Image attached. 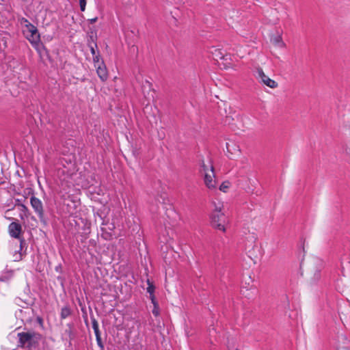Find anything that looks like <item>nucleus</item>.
I'll return each mask as SVG.
<instances>
[{"mask_svg": "<svg viewBox=\"0 0 350 350\" xmlns=\"http://www.w3.org/2000/svg\"><path fill=\"white\" fill-rule=\"evenodd\" d=\"M17 336L18 338V346L26 347L28 350L36 349L42 338L40 334L33 331L18 333Z\"/></svg>", "mask_w": 350, "mask_h": 350, "instance_id": "obj_1", "label": "nucleus"}, {"mask_svg": "<svg viewBox=\"0 0 350 350\" xmlns=\"http://www.w3.org/2000/svg\"><path fill=\"white\" fill-rule=\"evenodd\" d=\"M8 232L11 237L17 239L20 241V250L14 254V261H20L23 258V254L20 252L23 245L25 244V240L21 237L23 232L22 226L20 223L13 221L8 226Z\"/></svg>", "mask_w": 350, "mask_h": 350, "instance_id": "obj_2", "label": "nucleus"}, {"mask_svg": "<svg viewBox=\"0 0 350 350\" xmlns=\"http://www.w3.org/2000/svg\"><path fill=\"white\" fill-rule=\"evenodd\" d=\"M30 204L34 212L38 215L40 222L44 226H46L48 224V219L44 214L42 202L39 198L33 195L30 198Z\"/></svg>", "mask_w": 350, "mask_h": 350, "instance_id": "obj_3", "label": "nucleus"}, {"mask_svg": "<svg viewBox=\"0 0 350 350\" xmlns=\"http://www.w3.org/2000/svg\"><path fill=\"white\" fill-rule=\"evenodd\" d=\"M23 33L25 35L26 38L33 45H37L40 41V36L38 31V29L33 24L27 25V29L23 30Z\"/></svg>", "mask_w": 350, "mask_h": 350, "instance_id": "obj_4", "label": "nucleus"}, {"mask_svg": "<svg viewBox=\"0 0 350 350\" xmlns=\"http://www.w3.org/2000/svg\"><path fill=\"white\" fill-rule=\"evenodd\" d=\"M212 226L220 230L224 231L225 215L218 210L217 208L213 212L211 215Z\"/></svg>", "mask_w": 350, "mask_h": 350, "instance_id": "obj_5", "label": "nucleus"}, {"mask_svg": "<svg viewBox=\"0 0 350 350\" xmlns=\"http://www.w3.org/2000/svg\"><path fill=\"white\" fill-rule=\"evenodd\" d=\"M256 72V77L259 79L260 82L271 88H275L278 87V83L267 77L261 68H257Z\"/></svg>", "mask_w": 350, "mask_h": 350, "instance_id": "obj_6", "label": "nucleus"}, {"mask_svg": "<svg viewBox=\"0 0 350 350\" xmlns=\"http://www.w3.org/2000/svg\"><path fill=\"white\" fill-rule=\"evenodd\" d=\"M215 173H214V167L211 164L210 166V172H206L204 174V183L206 186L209 189H213L215 187Z\"/></svg>", "mask_w": 350, "mask_h": 350, "instance_id": "obj_7", "label": "nucleus"}, {"mask_svg": "<svg viewBox=\"0 0 350 350\" xmlns=\"http://www.w3.org/2000/svg\"><path fill=\"white\" fill-rule=\"evenodd\" d=\"M96 72L98 77L102 81H105L108 79V72L106 68V66L104 63L103 60H101L100 64L97 65Z\"/></svg>", "mask_w": 350, "mask_h": 350, "instance_id": "obj_8", "label": "nucleus"}, {"mask_svg": "<svg viewBox=\"0 0 350 350\" xmlns=\"http://www.w3.org/2000/svg\"><path fill=\"white\" fill-rule=\"evenodd\" d=\"M16 206L20 207V211L25 215L26 217H28L29 215V209L23 203L22 200L21 199H15Z\"/></svg>", "mask_w": 350, "mask_h": 350, "instance_id": "obj_9", "label": "nucleus"}, {"mask_svg": "<svg viewBox=\"0 0 350 350\" xmlns=\"http://www.w3.org/2000/svg\"><path fill=\"white\" fill-rule=\"evenodd\" d=\"M155 200H156L157 203H159L161 204H164V205L169 204V203H170V200L167 197V193H162L158 195L156 197Z\"/></svg>", "mask_w": 350, "mask_h": 350, "instance_id": "obj_10", "label": "nucleus"}, {"mask_svg": "<svg viewBox=\"0 0 350 350\" xmlns=\"http://www.w3.org/2000/svg\"><path fill=\"white\" fill-rule=\"evenodd\" d=\"M14 271L13 270H8L4 271L0 277V281L8 282L14 277Z\"/></svg>", "mask_w": 350, "mask_h": 350, "instance_id": "obj_11", "label": "nucleus"}, {"mask_svg": "<svg viewBox=\"0 0 350 350\" xmlns=\"http://www.w3.org/2000/svg\"><path fill=\"white\" fill-rule=\"evenodd\" d=\"M91 321L92 324V328L94 329V334L96 336H100V332L98 327V323L97 320L94 317H91Z\"/></svg>", "mask_w": 350, "mask_h": 350, "instance_id": "obj_12", "label": "nucleus"}, {"mask_svg": "<svg viewBox=\"0 0 350 350\" xmlns=\"http://www.w3.org/2000/svg\"><path fill=\"white\" fill-rule=\"evenodd\" d=\"M71 314V310L68 306H64L61 310L60 317L64 319L67 318Z\"/></svg>", "mask_w": 350, "mask_h": 350, "instance_id": "obj_13", "label": "nucleus"}, {"mask_svg": "<svg viewBox=\"0 0 350 350\" xmlns=\"http://www.w3.org/2000/svg\"><path fill=\"white\" fill-rule=\"evenodd\" d=\"M96 40V35H93L92 33L91 35H89L87 40L88 45H89L90 43H92L93 45H94L96 48H98Z\"/></svg>", "mask_w": 350, "mask_h": 350, "instance_id": "obj_14", "label": "nucleus"}, {"mask_svg": "<svg viewBox=\"0 0 350 350\" xmlns=\"http://www.w3.org/2000/svg\"><path fill=\"white\" fill-rule=\"evenodd\" d=\"M212 53L216 58L226 59V55L222 53L221 49H215Z\"/></svg>", "mask_w": 350, "mask_h": 350, "instance_id": "obj_15", "label": "nucleus"}, {"mask_svg": "<svg viewBox=\"0 0 350 350\" xmlns=\"http://www.w3.org/2000/svg\"><path fill=\"white\" fill-rule=\"evenodd\" d=\"M147 284H148V287L146 288L147 290V292L150 294V295H152V294H154V289H155V286L150 281V280H147Z\"/></svg>", "mask_w": 350, "mask_h": 350, "instance_id": "obj_16", "label": "nucleus"}, {"mask_svg": "<svg viewBox=\"0 0 350 350\" xmlns=\"http://www.w3.org/2000/svg\"><path fill=\"white\" fill-rule=\"evenodd\" d=\"M230 187V183L229 182H223L221 185L219 186V190L226 192L228 188Z\"/></svg>", "mask_w": 350, "mask_h": 350, "instance_id": "obj_17", "label": "nucleus"}, {"mask_svg": "<svg viewBox=\"0 0 350 350\" xmlns=\"http://www.w3.org/2000/svg\"><path fill=\"white\" fill-rule=\"evenodd\" d=\"M100 55L99 54V52L98 51L96 55H93V62L95 64V67L97 66V65H99L100 64Z\"/></svg>", "mask_w": 350, "mask_h": 350, "instance_id": "obj_18", "label": "nucleus"}, {"mask_svg": "<svg viewBox=\"0 0 350 350\" xmlns=\"http://www.w3.org/2000/svg\"><path fill=\"white\" fill-rule=\"evenodd\" d=\"M152 314L155 317H158L160 314L159 304L153 305V309L152 310Z\"/></svg>", "mask_w": 350, "mask_h": 350, "instance_id": "obj_19", "label": "nucleus"}, {"mask_svg": "<svg viewBox=\"0 0 350 350\" xmlns=\"http://www.w3.org/2000/svg\"><path fill=\"white\" fill-rule=\"evenodd\" d=\"M96 339L98 346L100 348L101 350H104V345L101 339V336H96Z\"/></svg>", "mask_w": 350, "mask_h": 350, "instance_id": "obj_20", "label": "nucleus"}, {"mask_svg": "<svg viewBox=\"0 0 350 350\" xmlns=\"http://www.w3.org/2000/svg\"><path fill=\"white\" fill-rule=\"evenodd\" d=\"M19 21L21 24L25 26V29H27V25L31 24L27 18L24 17H22Z\"/></svg>", "mask_w": 350, "mask_h": 350, "instance_id": "obj_21", "label": "nucleus"}, {"mask_svg": "<svg viewBox=\"0 0 350 350\" xmlns=\"http://www.w3.org/2000/svg\"><path fill=\"white\" fill-rule=\"evenodd\" d=\"M80 10L81 12H84L86 6V0H79Z\"/></svg>", "mask_w": 350, "mask_h": 350, "instance_id": "obj_22", "label": "nucleus"}, {"mask_svg": "<svg viewBox=\"0 0 350 350\" xmlns=\"http://www.w3.org/2000/svg\"><path fill=\"white\" fill-rule=\"evenodd\" d=\"M88 46L90 48V52H91L92 56L97 54L96 52V48L94 46V45H93L92 43H90L89 45H88Z\"/></svg>", "mask_w": 350, "mask_h": 350, "instance_id": "obj_23", "label": "nucleus"}, {"mask_svg": "<svg viewBox=\"0 0 350 350\" xmlns=\"http://www.w3.org/2000/svg\"><path fill=\"white\" fill-rule=\"evenodd\" d=\"M201 171L203 172L204 174L206 172H208V169L207 165L204 163V161H202L201 164Z\"/></svg>", "mask_w": 350, "mask_h": 350, "instance_id": "obj_24", "label": "nucleus"}, {"mask_svg": "<svg viewBox=\"0 0 350 350\" xmlns=\"http://www.w3.org/2000/svg\"><path fill=\"white\" fill-rule=\"evenodd\" d=\"M274 42L275 44H280L281 46L284 45V43L282 41V38L280 36L274 38Z\"/></svg>", "mask_w": 350, "mask_h": 350, "instance_id": "obj_25", "label": "nucleus"}, {"mask_svg": "<svg viewBox=\"0 0 350 350\" xmlns=\"http://www.w3.org/2000/svg\"><path fill=\"white\" fill-rule=\"evenodd\" d=\"M36 321L42 327H43L44 321L41 317L38 316L36 317Z\"/></svg>", "mask_w": 350, "mask_h": 350, "instance_id": "obj_26", "label": "nucleus"}, {"mask_svg": "<svg viewBox=\"0 0 350 350\" xmlns=\"http://www.w3.org/2000/svg\"><path fill=\"white\" fill-rule=\"evenodd\" d=\"M150 299L151 300V302L153 305L159 304L158 301L156 300V297L154 294L150 295Z\"/></svg>", "mask_w": 350, "mask_h": 350, "instance_id": "obj_27", "label": "nucleus"}, {"mask_svg": "<svg viewBox=\"0 0 350 350\" xmlns=\"http://www.w3.org/2000/svg\"><path fill=\"white\" fill-rule=\"evenodd\" d=\"M338 350H350L349 347L348 346H340L338 347Z\"/></svg>", "mask_w": 350, "mask_h": 350, "instance_id": "obj_28", "label": "nucleus"}, {"mask_svg": "<svg viewBox=\"0 0 350 350\" xmlns=\"http://www.w3.org/2000/svg\"><path fill=\"white\" fill-rule=\"evenodd\" d=\"M98 20V17H94L93 18L88 19V22L90 24H93L96 23Z\"/></svg>", "mask_w": 350, "mask_h": 350, "instance_id": "obj_29", "label": "nucleus"}, {"mask_svg": "<svg viewBox=\"0 0 350 350\" xmlns=\"http://www.w3.org/2000/svg\"><path fill=\"white\" fill-rule=\"evenodd\" d=\"M314 278L315 280H318L319 278H320V271H317L315 273H314Z\"/></svg>", "mask_w": 350, "mask_h": 350, "instance_id": "obj_30", "label": "nucleus"}, {"mask_svg": "<svg viewBox=\"0 0 350 350\" xmlns=\"http://www.w3.org/2000/svg\"><path fill=\"white\" fill-rule=\"evenodd\" d=\"M2 41L3 42V45H4V47L5 48L7 46L6 40H5L4 39H2Z\"/></svg>", "mask_w": 350, "mask_h": 350, "instance_id": "obj_31", "label": "nucleus"}, {"mask_svg": "<svg viewBox=\"0 0 350 350\" xmlns=\"http://www.w3.org/2000/svg\"><path fill=\"white\" fill-rule=\"evenodd\" d=\"M20 217H21V219H23V215L21 214L20 215Z\"/></svg>", "mask_w": 350, "mask_h": 350, "instance_id": "obj_32", "label": "nucleus"}, {"mask_svg": "<svg viewBox=\"0 0 350 350\" xmlns=\"http://www.w3.org/2000/svg\"><path fill=\"white\" fill-rule=\"evenodd\" d=\"M227 149H228V144H226ZM229 151V150H228Z\"/></svg>", "mask_w": 350, "mask_h": 350, "instance_id": "obj_33", "label": "nucleus"}, {"mask_svg": "<svg viewBox=\"0 0 350 350\" xmlns=\"http://www.w3.org/2000/svg\"><path fill=\"white\" fill-rule=\"evenodd\" d=\"M236 350H238V349H236Z\"/></svg>", "mask_w": 350, "mask_h": 350, "instance_id": "obj_34", "label": "nucleus"}]
</instances>
